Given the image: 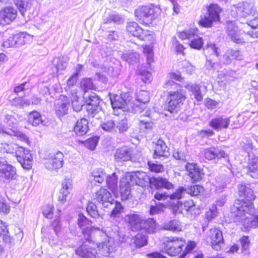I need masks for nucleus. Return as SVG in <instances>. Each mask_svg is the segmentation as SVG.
Here are the masks:
<instances>
[{
	"instance_id": "f257e3e1",
	"label": "nucleus",
	"mask_w": 258,
	"mask_h": 258,
	"mask_svg": "<svg viewBox=\"0 0 258 258\" xmlns=\"http://www.w3.org/2000/svg\"><path fill=\"white\" fill-rule=\"evenodd\" d=\"M165 252L170 256L184 258L196 246V243L188 240L187 243L182 237H165L162 243Z\"/></svg>"
},
{
	"instance_id": "f03ea898",
	"label": "nucleus",
	"mask_w": 258,
	"mask_h": 258,
	"mask_svg": "<svg viewBox=\"0 0 258 258\" xmlns=\"http://www.w3.org/2000/svg\"><path fill=\"white\" fill-rule=\"evenodd\" d=\"M237 195L239 199L235 200L231 208V213L247 208L252 209L256 196L249 184H239L237 186Z\"/></svg>"
},
{
	"instance_id": "7ed1b4c3",
	"label": "nucleus",
	"mask_w": 258,
	"mask_h": 258,
	"mask_svg": "<svg viewBox=\"0 0 258 258\" xmlns=\"http://www.w3.org/2000/svg\"><path fill=\"white\" fill-rule=\"evenodd\" d=\"M231 214L238 219L246 230L249 228L258 227V212L254 206H252V209L246 208Z\"/></svg>"
},
{
	"instance_id": "20e7f679",
	"label": "nucleus",
	"mask_w": 258,
	"mask_h": 258,
	"mask_svg": "<svg viewBox=\"0 0 258 258\" xmlns=\"http://www.w3.org/2000/svg\"><path fill=\"white\" fill-rule=\"evenodd\" d=\"M186 99V91L182 89L169 91L167 96V110L170 113L177 112Z\"/></svg>"
},
{
	"instance_id": "39448f33",
	"label": "nucleus",
	"mask_w": 258,
	"mask_h": 258,
	"mask_svg": "<svg viewBox=\"0 0 258 258\" xmlns=\"http://www.w3.org/2000/svg\"><path fill=\"white\" fill-rule=\"evenodd\" d=\"M257 13V11L252 2H243L238 3L232 7L231 14L235 18H248L253 17Z\"/></svg>"
},
{
	"instance_id": "423d86ee",
	"label": "nucleus",
	"mask_w": 258,
	"mask_h": 258,
	"mask_svg": "<svg viewBox=\"0 0 258 258\" xmlns=\"http://www.w3.org/2000/svg\"><path fill=\"white\" fill-rule=\"evenodd\" d=\"M178 37L182 40H188L191 48L200 49L203 45L202 38L198 35V29L196 28L184 30L178 33Z\"/></svg>"
},
{
	"instance_id": "0eeeda50",
	"label": "nucleus",
	"mask_w": 258,
	"mask_h": 258,
	"mask_svg": "<svg viewBox=\"0 0 258 258\" xmlns=\"http://www.w3.org/2000/svg\"><path fill=\"white\" fill-rule=\"evenodd\" d=\"M206 241L213 249L217 251L220 250L224 244L222 230L217 227L210 228L206 236Z\"/></svg>"
},
{
	"instance_id": "6e6552de",
	"label": "nucleus",
	"mask_w": 258,
	"mask_h": 258,
	"mask_svg": "<svg viewBox=\"0 0 258 258\" xmlns=\"http://www.w3.org/2000/svg\"><path fill=\"white\" fill-rule=\"evenodd\" d=\"M226 33L230 39L237 44H243L247 40L246 36H249L247 32L239 30L235 22L228 21L227 22Z\"/></svg>"
},
{
	"instance_id": "1a4fd4ad",
	"label": "nucleus",
	"mask_w": 258,
	"mask_h": 258,
	"mask_svg": "<svg viewBox=\"0 0 258 258\" xmlns=\"http://www.w3.org/2000/svg\"><path fill=\"white\" fill-rule=\"evenodd\" d=\"M208 16L201 18L199 21L200 25L205 27H211L214 22L220 20L219 14L221 12V9L217 4H210L207 8Z\"/></svg>"
},
{
	"instance_id": "9d476101",
	"label": "nucleus",
	"mask_w": 258,
	"mask_h": 258,
	"mask_svg": "<svg viewBox=\"0 0 258 258\" xmlns=\"http://www.w3.org/2000/svg\"><path fill=\"white\" fill-rule=\"evenodd\" d=\"M15 156L24 169L29 170L32 168L33 157L30 150L18 146L15 151Z\"/></svg>"
},
{
	"instance_id": "9b49d317",
	"label": "nucleus",
	"mask_w": 258,
	"mask_h": 258,
	"mask_svg": "<svg viewBox=\"0 0 258 258\" xmlns=\"http://www.w3.org/2000/svg\"><path fill=\"white\" fill-rule=\"evenodd\" d=\"M91 238L87 237L86 241L75 249L76 254L82 258H96V249Z\"/></svg>"
},
{
	"instance_id": "f8f14e48",
	"label": "nucleus",
	"mask_w": 258,
	"mask_h": 258,
	"mask_svg": "<svg viewBox=\"0 0 258 258\" xmlns=\"http://www.w3.org/2000/svg\"><path fill=\"white\" fill-rule=\"evenodd\" d=\"M135 16L141 23L148 24L157 16L155 8L152 7L141 6L136 10Z\"/></svg>"
},
{
	"instance_id": "ddd939ff",
	"label": "nucleus",
	"mask_w": 258,
	"mask_h": 258,
	"mask_svg": "<svg viewBox=\"0 0 258 258\" xmlns=\"http://www.w3.org/2000/svg\"><path fill=\"white\" fill-rule=\"evenodd\" d=\"M0 179L9 181L16 178V169L12 165L7 163L5 158L0 157Z\"/></svg>"
},
{
	"instance_id": "4468645a",
	"label": "nucleus",
	"mask_w": 258,
	"mask_h": 258,
	"mask_svg": "<svg viewBox=\"0 0 258 258\" xmlns=\"http://www.w3.org/2000/svg\"><path fill=\"white\" fill-rule=\"evenodd\" d=\"M92 221L87 218L83 213H80L78 215L77 224L81 229L82 233L84 236L91 238V234L94 231H100V228L91 226Z\"/></svg>"
},
{
	"instance_id": "2eb2a0df",
	"label": "nucleus",
	"mask_w": 258,
	"mask_h": 258,
	"mask_svg": "<svg viewBox=\"0 0 258 258\" xmlns=\"http://www.w3.org/2000/svg\"><path fill=\"white\" fill-rule=\"evenodd\" d=\"M149 187L151 189L159 190L165 189L172 190L174 188V184L170 182L169 179L162 176H152L150 177Z\"/></svg>"
},
{
	"instance_id": "dca6fc26",
	"label": "nucleus",
	"mask_w": 258,
	"mask_h": 258,
	"mask_svg": "<svg viewBox=\"0 0 258 258\" xmlns=\"http://www.w3.org/2000/svg\"><path fill=\"white\" fill-rule=\"evenodd\" d=\"M70 102L67 96L60 95L59 97L54 104V110L57 116H63L68 113Z\"/></svg>"
},
{
	"instance_id": "f3484780",
	"label": "nucleus",
	"mask_w": 258,
	"mask_h": 258,
	"mask_svg": "<svg viewBox=\"0 0 258 258\" xmlns=\"http://www.w3.org/2000/svg\"><path fill=\"white\" fill-rule=\"evenodd\" d=\"M126 30L131 35L141 40H145L151 37L149 31L143 30L137 23L134 22H129L127 24Z\"/></svg>"
},
{
	"instance_id": "a211bd4d",
	"label": "nucleus",
	"mask_w": 258,
	"mask_h": 258,
	"mask_svg": "<svg viewBox=\"0 0 258 258\" xmlns=\"http://www.w3.org/2000/svg\"><path fill=\"white\" fill-rule=\"evenodd\" d=\"M17 15V10L11 7L4 8L0 11V25H5L13 22Z\"/></svg>"
},
{
	"instance_id": "6ab92c4d",
	"label": "nucleus",
	"mask_w": 258,
	"mask_h": 258,
	"mask_svg": "<svg viewBox=\"0 0 258 258\" xmlns=\"http://www.w3.org/2000/svg\"><path fill=\"white\" fill-rule=\"evenodd\" d=\"M185 169L187 175L190 178L192 183L199 182L202 180L203 173L202 170L200 169L197 164L187 163L185 166Z\"/></svg>"
},
{
	"instance_id": "aec40b11",
	"label": "nucleus",
	"mask_w": 258,
	"mask_h": 258,
	"mask_svg": "<svg viewBox=\"0 0 258 258\" xmlns=\"http://www.w3.org/2000/svg\"><path fill=\"white\" fill-rule=\"evenodd\" d=\"M130 181L132 184L140 186L142 187H145L148 184H149L150 177L147 173L143 171H137L130 176Z\"/></svg>"
},
{
	"instance_id": "412c9836",
	"label": "nucleus",
	"mask_w": 258,
	"mask_h": 258,
	"mask_svg": "<svg viewBox=\"0 0 258 258\" xmlns=\"http://www.w3.org/2000/svg\"><path fill=\"white\" fill-rule=\"evenodd\" d=\"M72 181L69 179H65L61 184V188L58 195V200L62 203L66 201L67 197L70 194L73 189Z\"/></svg>"
},
{
	"instance_id": "4be33fe9",
	"label": "nucleus",
	"mask_w": 258,
	"mask_h": 258,
	"mask_svg": "<svg viewBox=\"0 0 258 258\" xmlns=\"http://www.w3.org/2000/svg\"><path fill=\"white\" fill-rule=\"evenodd\" d=\"M182 206L186 214L191 217H195L201 213L200 208L196 205L192 199H189L182 202Z\"/></svg>"
},
{
	"instance_id": "5701e85b",
	"label": "nucleus",
	"mask_w": 258,
	"mask_h": 258,
	"mask_svg": "<svg viewBox=\"0 0 258 258\" xmlns=\"http://www.w3.org/2000/svg\"><path fill=\"white\" fill-rule=\"evenodd\" d=\"M229 117H224L223 116L213 118L209 122V125L213 128L219 131L223 128H227L230 124Z\"/></svg>"
},
{
	"instance_id": "b1692460",
	"label": "nucleus",
	"mask_w": 258,
	"mask_h": 258,
	"mask_svg": "<svg viewBox=\"0 0 258 258\" xmlns=\"http://www.w3.org/2000/svg\"><path fill=\"white\" fill-rule=\"evenodd\" d=\"M128 97L127 94H121L120 95H114L111 99V106L113 109H125L127 106V102L129 101L126 98Z\"/></svg>"
},
{
	"instance_id": "393cba45",
	"label": "nucleus",
	"mask_w": 258,
	"mask_h": 258,
	"mask_svg": "<svg viewBox=\"0 0 258 258\" xmlns=\"http://www.w3.org/2000/svg\"><path fill=\"white\" fill-rule=\"evenodd\" d=\"M154 144V158L167 155L168 148L163 140L159 139Z\"/></svg>"
},
{
	"instance_id": "a878e982",
	"label": "nucleus",
	"mask_w": 258,
	"mask_h": 258,
	"mask_svg": "<svg viewBox=\"0 0 258 258\" xmlns=\"http://www.w3.org/2000/svg\"><path fill=\"white\" fill-rule=\"evenodd\" d=\"M138 229L144 230L148 234H153L157 231V224L156 221L153 218H149L146 220H142L140 226Z\"/></svg>"
},
{
	"instance_id": "bb28decb",
	"label": "nucleus",
	"mask_w": 258,
	"mask_h": 258,
	"mask_svg": "<svg viewBox=\"0 0 258 258\" xmlns=\"http://www.w3.org/2000/svg\"><path fill=\"white\" fill-rule=\"evenodd\" d=\"M204 157L209 160L220 159L225 157V152L218 148L210 147L204 151Z\"/></svg>"
},
{
	"instance_id": "cd10ccee",
	"label": "nucleus",
	"mask_w": 258,
	"mask_h": 258,
	"mask_svg": "<svg viewBox=\"0 0 258 258\" xmlns=\"http://www.w3.org/2000/svg\"><path fill=\"white\" fill-rule=\"evenodd\" d=\"M94 199L98 202L102 204L111 203L112 200L110 192L103 187H100L99 190L96 191Z\"/></svg>"
},
{
	"instance_id": "c85d7f7f",
	"label": "nucleus",
	"mask_w": 258,
	"mask_h": 258,
	"mask_svg": "<svg viewBox=\"0 0 258 258\" xmlns=\"http://www.w3.org/2000/svg\"><path fill=\"white\" fill-rule=\"evenodd\" d=\"M73 130L78 136H82L85 135L89 130L88 120L84 118L78 120Z\"/></svg>"
},
{
	"instance_id": "c756f323",
	"label": "nucleus",
	"mask_w": 258,
	"mask_h": 258,
	"mask_svg": "<svg viewBox=\"0 0 258 258\" xmlns=\"http://www.w3.org/2000/svg\"><path fill=\"white\" fill-rule=\"evenodd\" d=\"M63 161V154L62 152L58 151L53 155L49 159V168L52 170H56L62 167Z\"/></svg>"
},
{
	"instance_id": "7c9ffc66",
	"label": "nucleus",
	"mask_w": 258,
	"mask_h": 258,
	"mask_svg": "<svg viewBox=\"0 0 258 258\" xmlns=\"http://www.w3.org/2000/svg\"><path fill=\"white\" fill-rule=\"evenodd\" d=\"M181 223L177 219H173L165 223L162 229L164 230L171 231L173 233H178L183 231Z\"/></svg>"
},
{
	"instance_id": "2f4dec72",
	"label": "nucleus",
	"mask_w": 258,
	"mask_h": 258,
	"mask_svg": "<svg viewBox=\"0 0 258 258\" xmlns=\"http://www.w3.org/2000/svg\"><path fill=\"white\" fill-rule=\"evenodd\" d=\"M18 47H21L32 41L33 36L26 32H22L15 34Z\"/></svg>"
},
{
	"instance_id": "473e14b6",
	"label": "nucleus",
	"mask_w": 258,
	"mask_h": 258,
	"mask_svg": "<svg viewBox=\"0 0 258 258\" xmlns=\"http://www.w3.org/2000/svg\"><path fill=\"white\" fill-rule=\"evenodd\" d=\"M131 181L126 179H123L120 182L119 190L121 200H126L131 194Z\"/></svg>"
},
{
	"instance_id": "72a5a7b5",
	"label": "nucleus",
	"mask_w": 258,
	"mask_h": 258,
	"mask_svg": "<svg viewBox=\"0 0 258 258\" xmlns=\"http://www.w3.org/2000/svg\"><path fill=\"white\" fill-rule=\"evenodd\" d=\"M13 1L24 16L25 13L31 9L34 0H13Z\"/></svg>"
},
{
	"instance_id": "f704fd0d",
	"label": "nucleus",
	"mask_w": 258,
	"mask_h": 258,
	"mask_svg": "<svg viewBox=\"0 0 258 258\" xmlns=\"http://www.w3.org/2000/svg\"><path fill=\"white\" fill-rule=\"evenodd\" d=\"M224 58L225 59L224 62L228 64L234 59L242 60L243 56L239 50L231 49L226 51L224 55Z\"/></svg>"
},
{
	"instance_id": "c9c22d12",
	"label": "nucleus",
	"mask_w": 258,
	"mask_h": 258,
	"mask_svg": "<svg viewBox=\"0 0 258 258\" xmlns=\"http://www.w3.org/2000/svg\"><path fill=\"white\" fill-rule=\"evenodd\" d=\"M28 122L33 126H37L42 122L40 113L36 111H32L28 114Z\"/></svg>"
},
{
	"instance_id": "e433bc0d",
	"label": "nucleus",
	"mask_w": 258,
	"mask_h": 258,
	"mask_svg": "<svg viewBox=\"0 0 258 258\" xmlns=\"http://www.w3.org/2000/svg\"><path fill=\"white\" fill-rule=\"evenodd\" d=\"M114 157L118 162L126 161L131 158L128 151L124 148L118 149L115 153Z\"/></svg>"
},
{
	"instance_id": "4c0bfd02",
	"label": "nucleus",
	"mask_w": 258,
	"mask_h": 258,
	"mask_svg": "<svg viewBox=\"0 0 258 258\" xmlns=\"http://www.w3.org/2000/svg\"><path fill=\"white\" fill-rule=\"evenodd\" d=\"M118 177L115 172H113L106 177V186L112 191L117 187Z\"/></svg>"
},
{
	"instance_id": "58836bf2",
	"label": "nucleus",
	"mask_w": 258,
	"mask_h": 258,
	"mask_svg": "<svg viewBox=\"0 0 258 258\" xmlns=\"http://www.w3.org/2000/svg\"><path fill=\"white\" fill-rule=\"evenodd\" d=\"M246 168L248 175L253 178H258V159L250 162Z\"/></svg>"
},
{
	"instance_id": "ea45409f",
	"label": "nucleus",
	"mask_w": 258,
	"mask_h": 258,
	"mask_svg": "<svg viewBox=\"0 0 258 258\" xmlns=\"http://www.w3.org/2000/svg\"><path fill=\"white\" fill-rule=\"evenodd\" d=\"M133 243L136 248H140L148 243L147 237L144 234L138 233L133 237Z\"/></svg>"
},
{
	"instance_id": "a19ab883",
	"label": "nucleus",
	"mask_w": 258,
	"mask_h": 258,
	"mask_svg": "<svg viewBox=\"0 0 258 258\" xmlns=\"http://www.w3.org/2000/svg\"><path fill=\"white\" fill-rule=\"evenodd\" d=\"M187 189V193L191 196H198L203 194L204 191L203 186L199 184L189 186Z\"/></svg>"
},
{
	"instance_id": "79ce46f5",
	"label": "nucleus",
	"mask_w": 258,
	"mask_h": 258,
	"mask_svg": "<svg viewBox=\"0 0 258 258\" xmlns=\"http://www.w3.org/2000/svg\"><path fill=\"white\" fill-rule=\"evenodd\" d=\"M136 99L139 102L146 104L150 100L149 93L146 91L140 90L136 93Z\"/></svg>"
},
{
	"instance_id": "37998d69",
	"label": "nucleus",
	"mask_w": 258,
	"mask_h": 258,
	"mask_svg": "<svg viewBox=\"0 0 258 258\" xmlns=\"http://www.w3.org/2000/svg\"><path fill=\"white\" fill-rule=\"evenodd\" d=\"M219 48L216 45L212 43H209L207 44L206 48L204 49L205 52L207 54L218 56L219 55Z\"/></svg>"
},
{
	"instance_id": "c03bdc74",
	"label": "nucleus",
	"mask_w": 258,
	"mask_h": 258,
	"mask_svg": "<svg viewBox=\"0 0 258 258\" xmlns=\"http://www.w3.org/2000/svg\"><path fill=\"white\" fill-rule=\"evenodd\" d=\"M86 211L88 214L92 218H97L99 216L97 206L92 202H88Z\"/></svg>"
},
{
	"instance_id": "a18cd8bd",
	"label": "nucleus",
	"mask_w": 258,
	"mask_h": 258,
	"mask_svg": "<svg viewBox=\"0 0 258 258\" xmlns=\"http://www.w3.org/2000/svg\"><path fill=\"white\" fill-rule=\"evenodd\" d=\"M19 146L13 143H2L1 144V150L4 152L10 154H15V151L17 150V147Z\"/></svg>"
},
{
	"instance_id": "49530a36",
	"label": "nucleus",
	"mask_w": 258,
	"mask_h": 258,
	"mask_svg": "<svg viewBox=\"0 0 258 258\" xmlns=\"http://www.w3.org/2000/svg\"><path fill=\"white\" fill-rule=\"evenodd\" d=\"M147 164L148 169L151 172L160 173L163 172L164 170V166L161 164H157L151 161H148Z\"/></svg>"
},
{
	"instance_id": "de8ad7c7",
	"label": "nucleus",
	"mask_w": 258,
	"mask_h": 258,
	"mask_svg": "<svg viewBox=\"0 0 258 258\" xmlns=\"http://www.w3.org/2000/svg\"><path fill=\"white\" fill-rule=\"evenodd\" d=\"M105 175V171L101 169H98L92 172L94 181L99 183H102L104 181V177Z\"/></svg>"
},
{
	"instance_id": "09e8293b",
	"label": "nucleus",
	"mask_w": 258,
	"mask_h": 258,
	"mask_svg": "<svg viewBox=\"0 0 258 258\" xmlns=\"http://www.w3.org/2000/svg\"><path fill=\"white\" fill-rule=\"evenodd\" d=\"M126 217L128 218V223L133 227L140 226L142 222V219L140 217L136 214H129L126 215Z\"/></svg>"
},
{
	"instance_id": "8fccbe9b",
	"label": "nucleus",
	"mask_w": 258,
	"mask_h": 258,
	"mask_svg": "<svg viewBox=\"0 0 258 258\" xmlns=\"http://www.w3.org/2000/svg\"><path fill=\"white\" fill-rule=\"evenodd\" d=\"M99 138L96 136L92 137L82 142L84 146L90 150H93L96 147Z\"/></svg>"
},
{
	"instance_id": "3c124183",
	"label": "nucleus",
	"mask_w": 258,
	"mask_h": 258,
	"mask_svg": "<svg viewBox=\"0 0 258 258\" xmlns=\"http://www.w3.org/2000/svg\"><path fill=\"white\" fill-rule=\"evenodd\" d=\"M54 208L52 204H47L42 208V213L47 219H51L53 217Z\"/></svg>"
},
{
	"instance_id": "603ef678",
	"label": "nucleus",
	"mask_w": 258,
	"mask_h": 258,
	"mask_svg": "<svg viewBox=\"0 0 258 258\" xmlns=\"http://www.w3.org/2000/svg\"><path fill=\"white\" fill-rule=\"evenodd\" d=\"M186 191V189L183 186H180L172 194L168 195V198L170 200H180L182 198V194Z\"/></svg>"
},
{
	"instance_id": "864d4df0",
	"label": "nucleus",
	"mask_w": 258,
	"mask_h": 258,
	"mask_svg": "<svg viewBox=\"0 0 258 258\" xmlns=\"http://www.w3.org/2000/svg\"><path fill=\"white\" fill-rule=\"evenodd\" d=\"M123 211V207L119 202L116 201L115 203V207L111 211L110 217L112 218L116 217L118 215L122 213Z\"/></svg>"
},
{
	"instance_id": "5fc2aeb1",
	"label": "nucleus",
	"mask_w": 258,
	"mask_h": 258,
	"mask_svg": "<svg viewBox=\"0 0 258 258\" xmlns=\"http://www.w3.org/2000/svg\"><path fill=\"white\" fill-rule=\"evenodd\" d=\"M239 241L240 242L241 246V250L242 251L248 250L249 249L250 244V241L248 236L243 235L241 236L239 238Z\"/></svg>"
},
{
	"instance_id": "6e6d98bb",
	"label": "nucleus",
	"mask_w": 258,
	"mask_h": 258,
	"mask_svg": "<svg viewBox=\"0 0 258 258\" xmlns=\"http://www.w3.org/2000/svg\"><path fill=\"white\" fill-rule=\"evenodd\" d=\"M67 61L64 60L63 58H58L55 65V69L57 74H61L62 71L64 70L67 67Z\"/></svg>"
},
{
	"instance_id": "4d7b16f0",
	"label": "nucleus",
	"mask_w": 258,
	"mask_h": 258,
	"mask_svg": "<svg viewBox=\"0 0 258 258\" xmlns=\"http://www.w3.org/2000/svg\"><path fill=\"white\" fill-rule=\"evenodd\" d=\"M121 58L123 60L128 61L130 63H132L138 60L139 54L137 53H123L121 56Z\"/></svg>"
},
{
	"instance_id": "13d9d810",
	"label": "nucleus",
	"mask_w": 258,
	"mask_h": 258,
	"mask_svg": "<svg viewBox=\"0 0 258 258\" xmlns=\"http://www.w3.org/2000/svg\"><path fill=\"white\" fill-rule=\"evenodd\" d=\"M143 52L147 55V61L150 64L153 61V46L146 45L144 47Z\"/></svg>"
},
{
	"instance_id": "bf43d9fd",
	"label": "nucleus",
	"mask_w": 258,
	"mask_h": 258,
	"mask_svg": "<svg viewBox=\"0 0 258 258\" xmlns=\"http://www.w3.org/2000/svg\"><path fill=\"white\" fill-rule=\"evenodd\" d=\"M191 91L194 95L195 98L197 101L200 102L203 100V97L199 86L195 85L191 86Z\"/></svg>"
},
{
	"instance_id": "052dcab7",
	"label": "nucleus",
	"mask_w": 258,
	"mask_h": 258,
	"mask_svg": "<svg viewBox=\"0 0 258 258\" xmlns=\"http://www.w3.org/2000/svg\"><path fill=\"white\" fill-rule=\"evenodd\" d=\"M102 128L106 132H112L115 128V123L112 120H107L101 124Z\"/></svg>"
},
{
	"instance_id": "680f3d73",
	"label": "nucleus",
	"mask_w": 258,
	"mask_h": 258,
	"mask_svg": "<svg viewBox=\"0 0 258 258\" xmlns=\"http://www.w3.org/2000/svg\"><path fill=\"white\" fill-rule=\"evenodd\" d=\"M245 23L246 24L247 27H250V30L255 31V30H257L258 28V17H254L251 19L248 18Z\"/></svg>"
},
{
	"instance_id": "e2e57ef3",
	"label": "nucleus",
	"mask_w": 258,
	"mask_h": 258,
	"mask_svg": "<svg viewBox=\"0 0 258 258\" xmlns=\"http://www.w3.org/2000/svg\"><path fill=\"white\" fill-rule=\"evenodd\" d=\"M86 109L88 115L94 117L100 110L99 106H94L90 104H86Z\"/></svg>"
},
{
	"instance_id": "0e129e2a",
	"label": "nucleus",
	"mask_w": 258,
	"mask_h": 258,
	"mask_svg": "<svg viewBox=\"0 0 258 258\" xmlns=\"http://www.w3.org/2000/svg\"><path fill=\"white\" fill-rule=\"evenodd\" d=\"M182 202H178L176 204H172L169 206V209L172 213L174 214H180L182 213Z\"/></svg>"
},
{
	"instance_id": "69168bd1",
	"label": "nucleus",
	"mask_w": 258,
	"mask_h": 258,
	"mask_svg": "<svg viewBox=\"0 0 258 258\" xmlns=\"http://www.w3.org/2000/svg\"><path fill=\"white\" fill-rule=\"evenodd\" d=\"M3 46L6 48L13 47H18L15 35L10 37L8 39L5 40L3 43Z\"/></svg>"
},
{
	"instance_id": "338daca9",
	"label": "nucleus",
	"mask_w": 258,
	"mask_h": 258,
	"mask_svg": "<svg viewBox=\"0 0 258 258\" xmlns=\"http://www.w3.org/2000/svg\"><path fill=\"white\" fill-rule=\"evenodd\" d=\"M104 21L105 23H110L113 22L115 23H119L122 22V20L118 15L112 13L109 16L106 20L105 19Z\"/></svg>"
},
{
	"instance_id": "774afa93",
	"label": "nucleus",
	"mask_w": 258,
	"mask_h": 258,
	"mask_svg": "<svg viewBox=\"0 0 258 258\" xmlns=\"http://www.w3.org/2000/svg\"><path fill=\"white\" fill-rule=\"evenodd\" d=\"M100 100L99 98L95 96H90L86 100V104H91L94 106H99Z\"/></svg>"
}]
</instances>
